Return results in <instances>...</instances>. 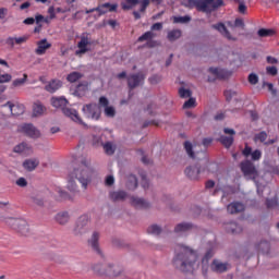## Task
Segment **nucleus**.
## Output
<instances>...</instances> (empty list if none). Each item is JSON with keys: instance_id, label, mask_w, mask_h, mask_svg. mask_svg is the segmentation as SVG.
<instances>
[{"instance_id": "1", "label": "nucleus", "mask_w": 279, "mask_h": 279, "mask_svg": "<svg viewBox=\"0 0 279 279\" xmlns=\"http://www.w3.org/2000/svg\"><path fill=\"white\" fill-rule=\"evenodd\" d=\"M69 178L68 191H71V193H78L75 180H77L86 190L88 189V184L93 182V178H95V170L90 168V161H88L86 157H78L74 161V168L73 171L69 173Z\"/></svg>"}, {"instance_id": "2", "label": "nucleus", "mask_w": 279, "mask_h": 279, "mask_svg": "<svg viewBox=\"0 0 279 279\" xmlns=\"http://www.w3.org/2000/svg\"><path fill=\"white\" fill-rule=\"evenodd\" d=\"M197 251L184 244H180L177 247V254L173 258V266L175 269H179V271L189 274V271H193L195 264L197 263Z\"/></svg>"}, {"instance_id": "3", "label": "nucleus", "mask_w": 279, "mask_h": 279, "mask_svg": "<svg viewBox=\"0 0 279 279\" xmlns=\"http://www.w3.org/2000/svg\"><path fill=\"white\" fill-rule=\"evenodd\" d=\"M50 101L51 106H53V108H60L65 117H69L75 123H80V125H84V121H82V118H80L77 110L66 108V106H69V100L64 98V96L52 97Z\"/></svg>"}, {"instance_id": "4", "label": "nucleus", "mask_w": 279, "mask_h": 279, "mask_svg": "<svg viewBox=\"0 0 279 279\" xmlns=\"http://www.w3.org/2000/svg\"><path fill=\"white\" fill-rule=\"evenodd\" d=\"M190 8H196L198 12H205L210 14L215 12L217 8L223 5V0H189Z\"/></svg>"}, {"instance_id": "5", "label": "nucleus", "mask_w": 279, "mask_h": 279, "mask_svg": "<svg viewBox=\"0 0 279 279\" xmlns=\"http://www.w3.org/2000/svg\"><path fill=\"white\" fill-rule=\"evenodd\" d=\"M101 108H106V96L99 98V105L90 102L83 106V112L87 119L99 121L101 119Z\"/></svg>"}, {"instance_id": "6", "label": "nucleus", "mask_w": 279, "mask_h": 279, "mask_svg": "<svg viewBox=\"0 0 279 279\" xmlns=\"http://www.w3.org/2000/svg\"><path fill=\"white\" fill-rule=\"evenodd\" d=\"M7 223L22 236H27V234H29V225L27 223V220L23 218H9Z\"/></svg>"}, {"instance_id": "7", "label": "nucleus", "mask_w": 279, "mask_h": 279, "mask_svg": "<svg viewBox=\"0 0 279 279\" xmlns=\"http://www.w3.org/2000/svg\"><path fill=\"white\" fill-rule=\"evenodd\" d=\"M89 221L90 218L88 217V215H82L81 217H78L73 229L74 236H82V234H86V232H88Z\"/></svg>"}, {"instance_id": "8", "label": "nucleus", "mask_w": 279, "mask_h": 279, "mask_svg": "<svg viewBox=\"0 0 279 279\" xmlns=\"http://www.w3.org/2000/svg\"><path fill=\"white\" fill-rule=\"evenodd\" d=\"M240 169L245 178L250 180H256L258 178V170H256V166L250 160L242 161L240 163Z\"/></svg>"}, {"instance_id": "9", "label": "nucleus", "mask_w": 279, "mask_h": 279, "mask_svg": "<svg viewBox=\"0 0 279 279\" xmlns=\"http://www.w3.org/2000/svg\"><path fill=\"white\" fill-rule=\"evenodd\" d=\"M99 232L94 231L90 239L87 240V245L90 247L92 252L97 254V256H100V258H104V251L101 250V246H99Z\"/></svg>"}, {"instance_id": "10", "label": "nucleus", "mask_w": 279, "mask_h": 279, "mask_svg": "<svg viewBox=\"0 0 279 279\" xmlns=\"http://www.w3.org/2000/svg\"><path fill=\"white\" fill-rule=\"evenodd\" d=\"M88 45H90V38H88V35L83 34L81 40L77 43L78 49L75 51V56L82 58L84 53H88L90 51Z\"/></svg>"}, {"instance_id": "11", "label": "nucleus", "mask_w": 279, "mask_h": 279, "mask_svg": "<svg viewBox=\"0 0 279 279\" xmlns=\"http://www.w3.org/2000/svg\"><path fill=\"white\" fill-rule=\"evenodd\" d=\"M145 82V75L143 73L131 74L128 76V86L130 90H134V88L141 86Z\"/></svg>"}, {"instance_id": "12", "label": "nucleus", "mask_w": 279, "mask_h": 279, "mask_svg": "<svg viewBox=\"0 0 279 279\" xmlns=\"http://www.w3.org/2000/svg\"><path fill=\"white\" fill-rule=\"evenodd\" d=\"M22 132L28 136V138H40V131L34 126L32 123H26L22 125Z\"/></svg>"}, {"instance_id": "13", "label": "nucleus", "mask_w": 279, "mask_h": 279, "mask_svg": "<svg viewBox=\"0 0 279 279\" xmlns=\"http://www.w3.org/2000/svg\"><path fill=\"white\" fill-rule=\"evenodd\" d=\"M223 132L225 134H229L231 136H220V143H222V145L227 147V149H230V147H232V143H234V137L232 136H234L236 132L233 129H225Z\"/></svg>"}, {"instance_id": "14", "label": "nucleus", "mask_w": 279, "mask_h": 279, "mask_svg": "<svg viewBox=\"0 0 279 279\" xmlns=\"http://www.w3.org/2000/svg\"><path fill=\"white\" fill-rule=\"evenodd\" d=\"M211 271H215V274H225V271H228L230 269V264L223 263L219 259H214L210 265Z\"/></svg>"}, {"instance_id": "15", "label": "nucleus", "mask_w": 279, "mask_h": 279, "mask_svg": "<svg viewBox=\"0 0 279 279\" xmlns=\"http://www.w3.org/2000/svg\"><path fill=\"white\" fill-rule=\"evenodd\" d=\"M245 210V205L241 202H233L227 206V213L229 215H239V213H243Z\"/></svg>"}, {"instance_id": "16", "label": "nucleus", "mask_w": 279, "mask_h": 279, "mask_svg": "<svg viewBox=\"0 0 279 279\" xmlns=\"http://www.w3.org/2000/svg\"><path fill=\"white\" fill-rule=\"evenodd\" d=\"M184 173L190 180H199V173H202V170L197 166H189L185 168Z\"/></svg>"}, {"instance_id": "17", "label": "nucleus", "mask_w": 279, "mask_h": 279, "mask_svg": "<svg viewBox=\"0 0 279 279\" xmlns=\"http://www.w3.org/2000/svg\"><path fill=\"white\" fill-rule=\"evenodd\" d=\"M40 165V160L37 158H29L23 161L22 167L25 171H36V168Z\"/></svg>"}, {"instance_id": "18", "label": "nucleus", "mask_w": 279, "mask_h": 279, "mask_svg": "<svg viewBox=\"0 0 279 279\" xmlns=\"http://www.w3.org/2000/svg\"><path fill=\"white\" fill-rule=\"evenodd\" d=\"M47 49H51V44H49L47 39H41L37 41V48L35 49V53L37 56H45V53H47Z\"/></svg>"}, {"instance_id": "19", "label": "nucleus", "mask_w": 279, "mask_h": 279, "mask_svg": "<svg viewBox=\"0 0 279 279\" xmlns=\"http://www.w3.org/2000/svg\"><path fill=\"white\" fill-rule=\"evenodd\" d=\"M243 156H245L246 158L248 156H251L252 160H260V158H263V151L256 149L254 151H252V147L250 146H245V148L242 150Z\"/></svg>"}, {"instance_id": "20", "label": "nucleus", "mask_w": 279, "mask_h": 279, "mask_svg": "<svg viewBox=\"0 0 279 279\" xmlns=\"http://www.w3.org/2000/svg\"><path fill=\"white\" fill-rule=\"evenodd\" d=\"M209 73H211V75H215L217 80H228V76L230 75V72L219 68H210Z\"/></svg>"}, {"instance_id": "21", "label": "nucleus", "mask_w": 279, "mask_h": 279, "mask_svg": "<svg viewBox=\"0 0 279 279\" xmlns=\"http://www.w3.org/2000/svg\"><path fill=\"white\" fill-rule=\"evenodd\" d=\"M87 90H88V82L85 81L76 85V88L73 92V95L75 97H84Z\"/></svg>"}, {"instance_id": "22", "label": "nucleus", "mask_w": 279, "mask_h": 279, "mask_svg": "<svg viewBox=\"0 0 279 279\" xmlns=\"http://www.w3.org/2000/svg\"><path fill=\"white\" fill-rule=\"evenodd\" d=\"M60 88H62V81L60 80H52L45 86L47 93H56V90H60Z\"/></svg>"}, {"instance_id": "23", "label": "nucleus", "mask_w": 279, "mask_h": 279, "mask_svg": "<svg viewBox=\"0 0 279 279\" xmlns=\"http://www.w3.org/2000/svg\"><path fill=\"white\" fill-rule=\"evenodd\" d=\"M213 28L217 29V32H220L225 36V38H228V40H234V38H232V35L230 34V31H228V28L226 27V24H214Z\"/></svg>"}, {"instance_id": "24", "label": "nucleus", "mask_w": 279, "mask_h": 279, "mask_svg": "<svg viewBox=\"0 0 279 279\" xmlns=\"http://www.w3.org/2000/svg\"><path fill=\"white\" fill-rule=\"evenodd\" d=\"M191 230H193V225L189 222H181L174 228V232L177 234H184V232H189Z\"/></svg>"}, {"instance_id": "25", "label": "nucleus", "mask_w": 279, "mask_h": 279, "mask_svg": "<svg viewBox=\"0 0 279 279\" xmlns=\"http://www.w3.org/2000/svg\"><path fill=\"white\" fill-rule=\"evenodd\" d=\"M102 136L104 134L93 135L92 146L95 147V149H99V147H102L104 151H106V143H104Z\"/></svg>"}, {"instance_id": "26", "label": "nucleus", "mask_w": 279, "mask_h": 279, "mask_svg": "<svg viewBox=\"0 0 279 279\" xmlns=\"http://www.w3.org/2000/svg\"><path fill=\"white\" fill-rule=\"evenodd\" d=\"M225 228L227 232H230L231 234H241L243 232V228L236 222L227 223Z\"/></svg>"}, {"instance_id": "27", "label": "nucleus", "mask_w": 279, "mask_h": 279, "mask_svg": "<svg viewBox=\"0 0 279 279\" xmlns=\"http://www.w3.org/2000/svg\"><path fill=\"white\" fill-rule=\"evenodd\" d=\"M131 204L135 208H149L147 201L138 197H131Z\"/></svg>"}, {"instance_id": "28", "label": "nucleus", "mask_w": 279, "mask_h": 279, "mask_svg": "<svg viewBox=\"0 0 279 279\" xmlns=\"http://www.w3.org/2000/svg\"><path fill=\"white\" fill-rule=\"evenodd\" d=\"M149 3H155V5H160V3H162V0H142L141 8H140V12L142 14H145L147 8H149Z\"/></svg>"}, {"instance_id": "29", "label": "nucleus", "mask_w": 279, "mask_h": 279, "mask_svg": "<svg viewBox=\"0 0 279 279\" xmlns=\"http://www.w3.org/2000/svg\"><path fill=\"white\" fill-rule=\"evenodd\" d=\"M109 197L112 202H123L128 197V194L123 191L111 192Z\"/></svg>"}, {"instance_id": "30", "label": "nucleus", "mask_w": 279, "mask_h": 279, "mask_svg": "<svg viewBox=\"0 0 279 279\" xmlns=\"http://www.w3.org/2000/svg\"><path fill=\"white\" fill-rule=\"evenodd\" d=\"M138 186V180L135 175L131 174L126 178V187L129 191H134Z\"/></svg>"}, {"instance_id": "31", "label": "nucleus", "mask_w": 279, "mask_h": 279, "mask_svg": "<svg viewBox=\"0 0 279 279\" xmlns=\"http://www.w3.org/2000/svg\"><path fill=\"white\" fill-rule=\"evenodd\" d=\"M46 110L47 109L45 108V106H43V104L40 101L35 102L33 106L34 117H40L41 114L45 113Z\"/></svg>"}, {"instance_id": "32", "label": "nucleus", "mask_w": 279, "mask_h": 279, "mask_svg": "<svg viewBox=\"0 0 279 279\" xmlns=\"http://www.w3.org/2000/svg\"><path fill=\"white\" fill-rule=\"evenodd\" d=\"M69 219L70 216L66 211L60 213L56 216V221H58L60 226H66V223H69Z\"/></svg>"}, {"instance_id": "33", "label": "nucleus", "mask_w": 279, "mask_h": 279, "mask_svg": "<svg viewBox=\"0 0 279 279\" xmlns=\"http://www.w3.org/2000/svg\"><path fill=\"white\" fill-rule=\"evenodd\" d=\"M182 37V31L180 29H172L168 32L167 38L170 43L178 40V38Z\"/></svg>"}, {"instance_id": "34", "label": "nucleus", "mask_w": 279, "mask_h": 279, "mask_svg": "<svg viewBox=\"0 0 279 279\" xmlns=\"http://www.w3.org/2000/svg\"><path fill=\"white\" fill-rule=\"evenodd\" d=\"M255 250H257V252H262V254H269V242H259L258 244L255 245Z\"/></svg>"}, {"instance_id": "35", "label": "nucleus", "mask_w": 279, "mask_h": 279, "mask_svg": "<svg viewBox=\"0 0 279 279\" xmlns=\"http://www.w3.org/2000/svg\"><path fill=\"white\" fill-rule=\"evenodd\" d=\"M84 77V74L81 72H72L68 74L66 80L70 82V84H75V82H78V80H82Z\"/></svg>"}, {"instance_id": "36", "label": "nucleus", "mask_w": 279, "mask_h": 279, "mask_svg": "<svg viewBox=\"0 0 279 279\" xmlns=\"http://www.w3.org/2000/svg\"><path fill=\"white\" fill-rule=\"evenodd\" d=\"M122 10H132L135 5H138V0H123L121 2Z\"/></svg>"}, {"instance_id": "37", "label": "nucleus", "mask_w": 279, "mask_h": 279, "mask_svg": "<svg viewBox=\"0 0 279 279\" xmlns=\"http://www.w3.org/2000/svg\"><path fill=\"white\" fill-rule=\"evenodd\" d=\"M151 38H156V34H154L151 31H148L138 37L137 43H145V40H151Z\"/></svg>"}, {"instance_id": "38", "label": "nucleus", "mask_w": 279, "mask_h": 279, "mask_svg": "<svg viewBox=\"0 0 279 279\" xmlns=\"http://www.w3.org/2000/svg\"><path fill=\"white\" fill-rule=\"evenodd\" d=\"M266 141H267V133L265 131H262V132L255 134V136H254L255 143H264V145H265V143H267Z\"/></svg>"}, {"instance_id": "39", "label": "nucleus", "mask_w": 279, "mask_h": 279, "mask_svg": "<svg viewBox=\"0 0 279 279\" xmlns=\"http://www.w3.org/2000/svg\"><path fill=\"white\" fill-rule=\"evenodd\" d=\"M107 271L108 275L111 276V278H117V276L121 274V268H119V266H109Z\"/></svg>"}, {"instance_id": "40", "label": "nucleus", "mask_w": 279, "mask_h": 279, "mask_svg": "<svg viewBox=\"0 0 279 279\" xmlns=\"http://www.w3.org/2000/svg\"><path fill=\"white\" fill-rule=\"evenodd\" d=\"M94 271L96 276H104L106 274V266L104 264H95Z\"/></svg>"}, {"instance_id": "41", "label": "nucleus", "mask_w": 279, "mask_h": 279, "mask_svg": "<svg viewBox=\"0 0 279 279\" xmlns=\"http://www.w3.org/2000/svg\"><path fill=\"white\" fill-rule=\"evenodd\" d=\"M258 36L260 38H267L268 36H274L275 32L274 29H266V28H260L258 32H257Z\"/></svg>"}, {"instance_id": "42", "label": "nucleus", "mask_w": 279, "mask_h": 279, "mask_svg": "<svg viewBox=\"0 0 279 279\" xmlns=\"http://www.w3.org/2000/svg\"><path fill=\"white\" fill-rule=\"evenodd\" d=\"M184 149L190 158H195V153H193V144L191 142H184Z\"/></svg>"}, {"instance_id": "43", "label": "nucleus", "mask_w": 279, "mask_h": 279, "mask_svg": "<svg viewBox=\"0 0 279 279\" xmlns=\"http://www.w3.org/2000/svg\"><path fill=\"white\" fill-rule=\"evenodd\" d=\"M27 82V74L23 75V78H16L12 83V88H16L19 86H23Z\"/></svg>"}, {"instance_id": "44", "label": "nucleus", "mask_w": 279, "mask_h": 279, "mask_svg": "<svg viewBox=\"0 0 279 279\" xmlns=\"http://www.w3.org/2000/svg\"><path fill=\"white\" fill-rule=\"evenodd\" d=\"M148 234H155L158 235L160 232H162V228L158 227L157 225H153L148 227L147 229Z\"/></svg>"}, {"instance_id": "45", "label": "nucleus", "mask_w": 279, "mask_h": 279, "mask_svg": "<svg viewBox=\"0 0 279 279\" xmlns=\"http://www.w3.org/2000/svg\"><path fill=\"white\" fill-rule=\"evenodd\" d=\"M27 149V143H21L14 146L13 151L14 154H23Z\"/></svg>"}, {"instance_id": "46", "label": "nucleus", "mask_w": 279, "mask_h": 279, "mask_svg": "<svg viewBox=\"0 0 279 279\" xmlns=\"http://www.w3.org/2000/svg\"><path fill=\"white\" fill-rule=\"evenodd\" d=\"M116 150H117V146H114V144L110 142L106 143V154L108 156H112V154H114Z\"/></svg>"}, {"instance_id": "47", "label": "nucleus", "mask_w": 279, "mask_h": 279, "mask_svg": "<svg viewBox=\"0 0 279 279\" xmlns=\"http://www.w3.org/2000/svg\"><path fill=\"white\" fill-rule=\"evenodd\" d=\"M190 21H191V16L189 15L173 17V23H190Z\"/></svg>"}, {"instance_id": "48", "label": "nucleus", "mask_w": 279, "mask_h": 279, "mask_svg": "<svg viewBox=\"0 0 279 279\" xmlns=\"http://www.w3.org/2000/svg\"><path fill=\"white\" fill-rule=\"evenodd\" d=\"M179 95L182 99H187V97H191L192 93L190 89L181 87L179 89Z\"/></svg>"}, {"instance_id": "49", "label": "nucleus", "mask_w": 279, "mask_h": 279, "mask_svg": "<svg viewBox=\"0 0 279 279\" xmlns=\"http://www.w3.org/2000/svg\"><path fill=\"white\" fill-rule=\"evenodd\" d=\"M31 199L33 204H35L36 206H40V207L45 206V201L40 196H32Z\"/></svg>"}, {"instance_id": "50", "label": "nucleus", "mask_w": 279, "mask_h": 279, "mask_svg": "<svg viewBox=\"0 0 279 279\" xmlns=\"http://www.w3.org/2000/svg\"><path fill=\"white\" fill-rule=\"evenodd\" d=\"M8 82H12L11 74H0V84H8Z\"/></svg>"}, {"instance_id": "51", "label": "nucleus", "mask_w": 279, "mask_h": 279, "mask_svg": "<svg viewBox=\"0 0 279 279\" xmlns=\"http://www.w3.org/2000/svg\"><path fill=\"white\" fill-rule=\"evenodd\" d=\"M59 196H60L61 199H63V201L73 202V197H71V195H70L69 192H66V191H59Z\"/></svg>"}, {"instance_id": "52", "label": "nucleus", "mask_w": 279, "mask_h": 279, "mask_svg": "<svg viewBox=\"0 0 279 279\" xmlns=\"http://www.w3.org/2000/svg\"><path fill=\"white\" fill-rule=\"evenodd\" d=\"M15 184H16L17 186H20L21 189H25V186H27V179L21 177L20 179H17V180L15 181Z\"/></svg>"}, {"instance_id": "53", "label": "nucleus", "mask_w": 279, "mask_h": 279, "mask_svg": "<svg viewBox=\"0 0 279 279\" xmlns=\"http://www.w3.org/2000/svg\"><path fill=\"white\" fill-rule=\"evenodd\" d=\"M225 97H226L227 101H232V98L236 97V92L226 90L225 92Z\"/></svg>"}, {"instance_id": "54", "label": "nucleus", "mask_w": 279, "mask_h": 279, "mask_svg": "<svg viewBox=\"0 0 279 279\" xmlns=\"http://www.w3.org/2000/svg\"><path fill=\"white\" fill-rule=\"evenodd\" d=\"M29 40V35H24L22 37H15V45H23V43H27Z\"/></svg>"}, {"instance_id": "55", "label": "nucleus", "mask_w": 279, "mask_h": 279, "mask_svg": "<svg viewBox=\"0 0 279 279\" xmlns=\"http://www.w3.org/2000/svg\"><path fill=\"white\" fill-rule=\"evenodd\" d=\"M267 208H276L278 206V201L276 198L266 199Z\"/></svg>"}, {"instance_id": "56", "label": "nucleus", "mask_w": 279, "mask_h": 279, "mask_svg": "<svg viewBox=\"0 0 279 279\" xmlns=\"http://www.w3.org/2000/svg\"><path fill=\"white\" fill-rule=\"evenodd\" d=\"M93 12H96L97 16H101L102 14H106V4H102L96 8L95 10H93Z\"/></svg>"}, {"instance_id": "57", "label": "nucleus", "mask_w": 279, "mask_h": 279, "mask_svg": "<svg viewBox=\"0 0 279 279\" xmlns=\"http://www.w3.org/2000/svg\"><path fill=\"white\" fill-rule=\"evenodd\" d=\"M183 108L184 109L195 108V98H190L187 101H185L183 105Z\"/></svg>"}, {"instance_id": "58", "label": "nucleus", "mask_w": 279, "mask_h": 279, "mask_svg": "<svg viewBox=\"0 0 279 279\" xmlns=\"http://www.w3.org/2000/svg\"><path fill=\"white\" fill-rule=\"evenodd\" d=\"M248 82L255 86V84H258V75L252 73L248 75Z\"/></svg>"}, {"instance_id": "59", "label": "nucleus", "mask_w": 279, "mask_h": 279, "mask_svg": "<svg viewBox=\"0 0 279 279\" xmlns=\"http://www.w3.org/2000/svg\"><path fill=\"white\" fill-rule=\"evenodd\" d=\"M266 72L268 75H278V68L277 66H267Z\"/></svg>"}, {"instance_id": "60", "label": "nucleus", "mask_w": 279, "mask_h": 279, "mask_svg": "<svg viewBox=\"0 0 279 279\" xmlns=\"http://www.w3.org/2000/svg\"><path fill=\"white\" fill-rule=\"evenodd\" d=\"M117 114V111L114 110V107H106V116L107 117H114Z\"/></svg>"}, {"instance_id": "61", "label": "nucleus", "mask_w": 279, "mask_h": 279, "mask_svg": "<svg viewBox=\"0 0 279 279\" xmlns=\"http://www.w3.org/2000/svg\"><path fill=\"white\" fill-rule=\"evenodd\" d=\"M263 86H267L268 90L271 93V95L276 96L277 95V90L276 88H274V84L271 83H264Z\"/></svg>"}, {"instance_id": "62", "label": "nucleus", "mask_w": 279, "mask_h": 279, "mask_svg": "<svg viewBox=\"0 0 279 279\" xmlns=\"http://www.w3.org/2000/svg\"><path fill=\"white\" fill-rule=\"evenodd\" d=\"M142 186L143 189H149V181H147V177L142 174Z\"/></svg>"}, {"instance_id": "63", "label": "nucleus", "mask_w": 279, "mask_h": 279, "mask_svg": "<svg viewBox=\"0 0 279 279\" xmlns=\"http://www.w3.org/2000/svg\"><path fill=\"white\" fill-rule=\"evenodd\" d=\"M106 8L109 12H117V8H119V5L117 3L114 4L106 3Z\"/></svg>"}, {"instance_id": "64", "label": "nucleus", "mask_w": 279, "mask_h": 279, "mask_svg": "<svg viewBox=\"0 0 279 279\" xmlns=\"http://www.w3.org/2000/svg\"><path fill=\"white\" fill-rule=\"evenodd\" d=\"M150 29L153 32H160V29H162V23H155L153 24V26L150 27Z\"/></svg>"}]
</instances>
